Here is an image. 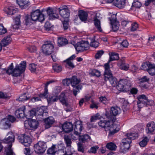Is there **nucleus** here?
I'll return each mask as SVG.
<instances>
[{"label": "nucleus", "instance_id": "obj_54", "mask_svg": "<svg viewBox=\"0 0 155 155\" xmlns=\"http://www.w3.org/2000/svg\"><path fill=\"white\" fill-rule=\"evenodd\" d=\"M99 43L98 42L96 41L95 39H92L91 40L90 46L91 47L96 48L99 46Z\"/></svg>", "mask_w": 155, "mask_h": 155}, {"label": "nucleus", "instance_id": "obj_28", "mask_svg": "<svg viewBox=\"0 0 155 155\" xmlns=\"http://www.w3.org/2000/svg\"><path fill=\"white\" fill-rule=\"evenodd\" d=\"M78 17L82 21H87L88 17V14L86 12L82 10L79 11L78 12Z\"/></svg>", "mask_w": 155, "mask_h": 155}, {"label": "nucleus", "instance_id": "obj_8", "mask_svg": "<svg viewBox=\"0 0 155 155\" xmlns=\"http://www.w3.org/2000/svg\"><path fill=\"white\" fill-rule=\"evenodd\" d=\"M75 49L77 51L81 52L87 50L89 48V44L88 41H81L78 42L74 45L73 44Z\"/></svg>", "mask_w": 155, "mask_h": 155}, {"label": "nucleus", "instance_id": "obj_39", "mask_svg": "<svg viewBox=\"0 0 155 155\" xmlns=\"http://www.w3.org/2000/svg\"><path fill=\"white\" fill-rule=\"evenodd\" d=\"M94 25L96 28L100 32L102 31V29L101 26V22L100 20L97 18H95L94 19Z\"/></svg>", "mask_w": 155, "mask_h": 155}, {"label": "nucleus", "instance_id": "obj_43", "mask_svg": "<svg viewBox=\"0 0 155 155\" xmlns=\"http://www.w3.org/2000/svg\"><path fill=\"white\" fill-rule=\"evenodd\" d=\"M106 147L111 150H115L117 147L115 143L112 142L108 143L106 145Z\"/></svg>", "mask_w": 155, "mask_h": 155}, {"label": "nucleus", "instance_id": "obj_16", "mask_svg": "<svg viewBox=\"0 0 155 155\" xmlns=\"http://www.w3.org/2000/svg\"><path fill=\"white\" fill-rule=\"evenodd\" d=\"M63 131L66 133H69L73 130V125L71 122H66L62 126Z\"/></svg>", "mask_w": 155, "mask_h": 155}, {"label": "nucleus", "instance_id": "obj_57", "mask_svg": "<svg viewBox=\"0 0 155 155\" xmlns=\"http://www.w3.org/2000/svg\"><path fill=\"white\" fill-rule=\"evenodd\" d=\"M71 82L70 78H68L63 79L62 83L64 86H68L71 84Z\"/></svg>", "mask_w": 155, "mask_h": 155}, {"label": "nucleus", "instance_id": "obj_2", "mask_svg": "<svg viewBox=\"0 0 155 155\" xmlns=\"http://www.w3.org/2000/svg\"><path fill=\"white\" fill-rule=\"evenodd\" d=\"M137 99L138 100L137 106L139 108H141L145 106H151L154 103L153 100L148 99V97L144 94L138 96Z\"/></svg>", "mask_w": 155, "mask_h": 155}, {"label": "nucleus", "instance_id": "obj_31", "mask_svg": "<svg viewBox=\"0 0 155 155\" xmlns=\"http://www.w3.org/2000/svg\"><path fill=\"white\" fill-rule=\"evenodd\" d=\"M126 0H114L113 4L120 9L124 7L125 4Z\"/></svg>", "mask_w": 155, "mask_h": 155}, {"label": "nucleus", "instance_id": "obj_32", "mask_svg": "<svg viewBox=\"0 0 155 155\" xmlns=\"http://www.w3.org/2000/svg\"><path fill=\"white\" fill-rule=\"evenodd\" d=\"M110 120H101L98 123V124L100 127L105 129L108 128V127L110 125Z\"/></svg>", "mask_w": 155, "mask_h": 155}, {"label": "nucleus", "instance_id": "obj_34", "mask_svg": "<svg viewBox=\"0 0 155 155\" xmlns=\"http://www.w3.org/2000/svg\"><path fill=\"white\" fill-rule=\"evenodd\" d=\"M138 133L134 132L127 133L126 134V138L130 139L131 140H134L136 139L138 137Z\"/></svg>", "mask_w": 155, "mask_h": 155}, {"label": "nucleus", "instance_id": "obj_55", "mask_svg": "<svg viewBox=\"0 0 155 155\" xmlns=\"http://www.w3.org/2000/svg\"><path fill=\"white\" fill-rule=\"evenodd\" d=\"M53 82H54V81H53L51 80L47 82V83H46L44 89V94H45V95H44V96H45V94H47V92H48V85L50 84L51 83ZM41 95H42V94ZM43 95V94L42 95Z\"/></svg>", "mask_w": 155, "mask_h": 155}, {"label": "nucleus", "instance_id": "obj_24", "mask_svg": "<svg viewBox=\"0 0 155 155\" xmlns=\"http://www.w3.org/2000/svg\"><path fill=\"white\" fill-rule=\"evenodd\" d=\"M146 131L147 134H152L155 130V123L154 122L149 123L147 125Z\"/></svg>", "mask_w": 155, "mask_h": 155}, {"label": "nucleus", "instance_id": "obj_37", "mask_svg": "<svg viewBox=\"0 0 155 155\" xmlns=\"http://www.w3.org/2000/svg\"><path fill=\"white\" fill-rule=\"evenodd\" d=\"M79 134V136H77L79 139V140L83 143L87 142L88 140H90V137L88 134H85L81 136Z\"/></svg>", "mask_w": 155, "mask_h": 155}, {"label": "nucleus", "instance_id": "obj_59", "mask_svg": "<svg viewBox=\"0 0 155 155\" xmlns=\"http://www.w3.org/2000/svg\"><path fill=\"white\" fill-rule=\"evenodd\" d=\"M99 114L97 113L95 115L92 116L90 119L91 122H95L97 120L99 119L100 117H99Z\"/></svg>", "mask_w": 155, "mask_h": 155}, {"label": "nucleus", "instance_id": "obj_6", "mask_svg": "<svg viewBox=\"0 0 155 155\" xmlns=\"http://www.w3.org/2000/svg\"><path fill=\"white\" fill-rule=\"evenodd\" d=\"M141 69L147 71L151 75L155 74V65L149 62H146L142 64Z\"/></svg>", "mask_w": 155, "mask_h": 155}, {"label": "nucleus", "instance_id": "obj_48", "mask_svg": "<svg viewBox=\"0 0 155 155\" xmlns=\"http://www.w3.org/2000/svg\"><path fill=\"white\" fill-rule=\"evenodd\" d=\"M60 20L62 22L63 27L64 30L67 29L69 26L68 19H67L66 20L65 19L64 21L61 19H60Z\"/></svg>", "mask_w": 155, "mask_h": 155}, {"label": "nucleus", "instance_id": "obj_21", "mask_svg": "<svg viewBox=\"0 0 155 155\" xmlns=\"http://www.w3.org/2000/svg\"><path fill=\"white\" fill-rule=\"evenodd\" d=\"M58 100H59L60 102L63 105H65L66 107L68 106L67 98L64 93L62 92L59 96H58Z\"/></svg>", "mask_w": 155, "mask_h": 155}, {"label": "nucleus", "instance_id": "obj_25", "mask_svg": "<svg viewBox=\"0 0 155 155\" xmlns=\"http://www.w3.org/2000/svg\"><path fill=\"white\" fill-rule=\"evenodd\" d=\"M36 111V119L40 121L41 119L43 117V114L44 113H45V110L41 108H38L35 109Z\"/></svg>", "mask_w": 155, "mask_h": 155}, {"label": "nucleus", "instance_id": "obj_27", "mask_svg": "<svg viewBox=\"0 0 155 155\" xmlns=\"http://www.w3.org/2000/svg\"><path fill=\"white\" fill-rule=\"evenodd\" d=\"M4 11L7 15H13L16 12V8L13 6L6 7L4 9Z\"/></svg>", "mask_w": 155, "mask_h": 155}, {"label": "nucleus", "instance_id": "obj_33", "mask_svg": "<svg viewBox=\"0 0 155 155\" xmlns=\"http://www.w3.org/2000/svg\"><path fill=\"white\" fill-rule=\"evenodd\" d=\"M110 62L109 61H108L107 63L105 64L104 65V67L105 69L104 74V77H106V76H107L108 75H110V74L112 73L110 69Z\"/></svg>", "mask_w": 155, "mask_h": 155}, {"label": "nucleus", "instance_id": "obj_22", "mask_svg": "<svg viewBox=\"0 0 155 155\" xmlns=\"http://www.w3.org/2000/svg\"><path fill=\"white\" fill-rule=\"evenodd\" d=\"M44 121L45 124V128L46 129L50 128L54 122V119L52 117H49L46 118H45Z\"/></svg>", "mask_w": 155, "mask_h": 155}, {"label": "nucleus", "instance_id": "obj_64", "mask_svg": "<svg viewBox=\"0 0 155 155\" xmlns=\"http://www.w3.org/2000/svg\"><path fill=\"white\" fill-rule=\"evenodd\" d=\"M78 151L82 153H84V148L82 144L78 143Z\"/></svg>", "mask_w": 155, "mask_h": 155}, {"label": "nucleus", "instance_id": "obj_10", "mask_svg": "<svg viewBox=\"0 0 155 155\" xmlns=\"http://www.w3.org/2000/svg\"><path fill=\"white\" fill-rule=\"evenodd\" d=\"M31 18L34 21L37 20L40 22H42L45 20L44 15L39 9H37L32 12L31 14Z\"/></svg>", "mask_w": 155, "mask_h": 155}, {"label": "nucleus", "instance_id": "obj_18", "mask_svg": "<svg viewBox=\"0 0 155 155\" xmlns=\"http://www.w3.org/2000/svg\"><path fill=\"white\" fill-rule=\"evenodd\" d=\"M110 75H108L106 77H104V79L106 81L109 80L110 84L113 87H115L117 83V81L116 78L112 76V73Z\"/></svg>", "mask_w": 155, "mask_h": 155}, {"label": "nucleus", "instance_id": "obj_36", "mask_svg": "<svg viewBox=\"0 0 155 155\" xmlns=\"http://www.w3.org/2000/svg\"><path fill=\"white\" fill-rule=\"evenodd\" d=\"M56 145L53 144L52 146L48 150L47 153L50 155L55 154L57 151V149L56 148Z\"/></svg>", "mask_w": 155, "mask_h": 155}, {"label": "nucleus", "instance_id": "obj_4", "mask_svg": "<svg viewBox=\"0 0 155 155\" xmlns=\"http://www.w3.org/2000/svg\"><path fill=\"white\" fill-rule=\"evenodd\" d=\"M132 86L131 81L127 79H121L118 82L117 88L123 91H129Z\"/></svg>", "mask_w": 155, "mask_h": 155}, {"label": "nucleus", "instance_id": "obj_53", "mask_svg": "<svg viewBox=\"0 0 155 155\" xmlns=\"http://www.w3.org/2000/svg\"><path fill=\"white\" fill-rule=\"evenodd\" d=\"M139 25L136 22L133 23L131 24V26L130 31H136L137 28H138Z\"/></svg>", "mask_w": 155, "mask_h": 155}, {"label": "nucleus", "instance_id": "obj_23", "mask_svg": "<svg viewBox=\"0 0 155 155\" xmlns=\"http://www.w3.org/2000/svg\"><path fill=\"white\" fill-rule=\"evenodd\" d=\"M9 136L6 139H4L3 142L6 143H8L9 145L12 144V143L14 142L15 136L12 132H9L8 134V135Z\"/></svg>", "mask_w": 155, "mask_h": 155}, {"label": "nucleus", "instance_id": "obj_38", "mask_svg": "<svg viewBox=\"0 0 155 155\" xmlns=\"http://www.w3.org/2000/svg\"><path fill=\"white\" fill-rule=\"evenodd\" d=\"M109 62L114 60H118L119 59V54L117 53L112 52L110 54H109Z\"/></svg>", "mask_w": 155, "mask_h": 155}, {"label": "nucleus", "instance_id": "obj_50", "mask_svg": "<svg viewBox=\"0 0 155 155\" xmlns=\"http://www.w3.org/2000/svg\"><path fill=\"white\" fill-rule=\"evenodd\" d=\"M29 98V97H27L26 93H25L19 96L18 100L19 101L24 102L25 101L28 100Z\"/></svg>", "mask_w": 155, "mask_h": 155}, {"label": "nucleus", "instance_id": "obj_29", "mask_svg": "<svg viewBox=\"0 0 155 155\" xmlns=\"http://www.w3.org/2000/svg\"><path fill=\"white\" fill-rule=\"evenodd\" d=\"M48 92H47L46 94V97H44V98L47 99L48 103L49 104H51L52 103L57 101L58 100L57 95H50L48 96Z\"/></svg>", "mask_w": 155, "mask_h": 155}, {"label": "nucleus", "instance_id": "obj_41", "mask_svg": "<svg viewBox=\"0 0 155 155\" xmlns=\"http://www.w3.org/2000/svg\"><path fill=\"white\" fill-rule=\"evenodd\" d=\"M11 41L10 36H7L5 37L1 41L2 44L4 46H5L9 44Z\"/></svg>", "mask_w": 155, "mask_h": 155}, {"label": "nucleus", "instance_id": "obj_63", "mask_svg": "<svg viewBox=\"0 0 155 155\" xmlns=\"http://www.w3.org/2000/svg\"><path fill=\"white\" fill-rule=\"evenodd\" d=\"M31 20H32L30 15H27L25 17V24L26 25H28L31 22Z\"/></svg>", "mask_w": 155, "mask_h": 155}, {"label": "nucleus", "instance_id": "obj_3", "mask_svg": "<svg viewBox=\"0 0 155 155\" xmlns=\"http://www.w3.org/2000/svg\"><path fill=\"white\" fill-rule=\"evenodd\" d=\"M71 84L73 87L72 92L73 94L76 96L77 94V93L80 92V90L82 88V86L79 84L81 82V80L77 78V76L75 75L73 76L70 78Z\"/></svg>", "mask_w": 155, "mask_h": 155}, {"label": "nucleus", "instance_id": "obj_30", "mask_svg": "<svg viewBox=\"0 0 155 155\" xmlns=\"http://www.w3.org/2000/svg\"><path fill=\"white\" fill-rule=\"evenodd\" d=\"M35 120L31 119L28 121V124L31 130L36 129L38 125V122Z\"/></svg>", "mask_w": 155, "mask_h": 155}, {"label": "nucleus", "instance_id": "obj_40", "mask_svg": "<svg viewBox=\"0 0 155 155\" xmlns=\"http://www.w3.org/2000/svg\"><path fill=\"white\" fill-rule=\"evenodd\" d=\"M53 69L55 72L58 73L60 72L62 70L61 66L56 63H54L52 65Z\"/></svg>", "mask_w": 155, "mask_h": 155}, {"label": "nucleus", "instance_id": "obj_5", "mask_svg": "<svg viewBox=\"0 0 155 155\" xmlns=\"http://www.w3.org/2000/svg\"><path fill=\"white\" fill-rule=\"evenodd\" d=\"M54 46L51 41L45 42L42 46V52L46 55L51 54L54 52Z\"/></svg>", "mask_w": 155, "mask_h": 155}, {"label": "nucleus", "instance_id": "obj_13", "mask_svg": "<svg viewBox=\"0 0 155 155\" xmlns=\"http://www.w3.org/2000/svg\"><path fill=\"white\" fill-rule=\"evenodd\" d=\"M112 122V123H110V125L108 128L109 131V135L110 136H112L117 132L120 129V126L118 124Z\"/></svg>", "mask_w": 155, "mask_h": 155}, {"label": "nucleus", "instance_id": "obj_45", "mask_svg": "<svg viewBox=\"0 0 155 155\" xmlns=\"http://www.w3.org/2000/svg\"><path fill=\"white\" fill-rule=\"evenodd\" d=\"M12 145H9L8 147L6 148L5 149V153L6 155H13L14 153L11 148Z\"/></svg>", "mask_w": 155, "mask_h": 155}, {"label": "nucleus", "instance_id": "obj_14", "mask_svg": "<svg viewBox=\"0 0 155 155\" xmlns=\"http://www.w3.org/2000/svg\"><path fill=\"white\" fill-rule=\"evenodd\" d=\"M74 134L77 136H79L83 128L82 122L81 121L77 120L74 123Z\"/></svg>", "mask_w": 155, "mask_h": 155}, {"label": "nucleus", "instance_id": "obj_56", "mask_svg": "<svg viewBox=\"0 0 155 155\" xmlns=\"http://www.w3.org/2000/svg\"><path fill=\"white\" fill-rule=\"evenodd\" d=\"M142 5L141 3L137 0H135L132 4V6L137 8H139Z\"/></svg>", "mask_w": 155, "mask_h": 155}, {"label": "nucleus", "instance_id": "obj_60", "mask_svg": "<svg viewBox=\"0 0 155 155\" xmlns=\"http://www.w3.org/2000/svg\"><path fill=\"white\" fill-rule=\"evenodd\" d=\"M109 21L110 22V24L117 22L116 15L115 14H113L111 15L110 17L109 18Z\"/></svg>", "mask_w": 155, "mask_h": 155}, {"label": "nucleus", "instance_id": "obj_61", "mask_svg": "<svg viewBox=\"0 0 155 155\" xmlns=\"http://www.w3.org/2000/svg\"><path fill=\"white\" fill-rule=\"evenodd\" d=\"M98 147L97 146L92 147L87 152L89 153H96L97 149H98Z\"/></svg>", "mask_w": 155, "mask_h": 155}, {"label": "nucleus", "instance_id": "obj_26", "mask_svg": "<svg viewBox=\"0 0 155 155\" xmlns=\"http://www.w3.org/2000/svg\"><path fill=\"white\" fill-rule=\"evenodd\" d=\"M18 4L22 9H25L30 5L29 0H17Z\"/></svg>", "mask_w": 155, "mask_h": 155}, {"label": "nucleus", "instance_id": "obj_1", "mask_svg": "<svg viewBox=\"0 0 155 155\" xmlns=\"http://www.w3.org/2000/svg\"><path fill=\"white\" fill-rule=\"evenodd\" d=\"M13 67V63H12L6 70V73L9 75L13 74V75L16 77L19 76L25 71L26 62L22 61L20 63V65H17L14 69Z\"/></svg>", "mask_w": 155, "mask_h": 155}, {"label": "nucleus", "instance_id": "obj_42", "mask_svg": "<svg viewBox=\"0 0 155 155\" xmlns=\"http://www.w3.org/2000/svg\"><path fill=\"white\" fill-rule=\"evenodd\" d=\"M45 95V94H44V92L43 93H41L37 97H34L32 98L31 99V100L33 102H35L36 101H40L41 100V98H44V97H46V94H45V96H44L43 95Z\"/></svg>", "mask_w": 155, "mask_h": 155}, {"label": "nucleus", "instance_id": "obj_17", "mask_svg": "<svg viewBox=\"0 0 155 155\" xmlns=\"http://www.w3.org/2000/svg\"><path fill=\"white\" fill-rule=\"evenodd\" d=\"M58 11L61 17L65 19H68L70 16L68 9H65V8L60 7L58 8Z\"/></svg>", "mask_w": 155, "mask_h": 155}, {"label": "nucleus", "instance_id": "obj_19", "mask_svg": "<svg viewBox=\"0 0 155 155\" xmlns=\"http://www.w3.org/2000/svg\"><path fill=\"white\" fill-rule=\"evenodd\" d=\"M47 12L49 18L50 20H54L55 19H59L60 17L58 15L54 13L51 8L49 7L47 10Z\"/></svg>", "mask_w": 155, "mask_h": 155}, {"label": "nucleus", "instance_id": "obj_52", "mask_svg": "<svg viewBox=\"0 0 155 155\" xmlns=\"http://www.w3.org/2000/svg\"><path fill=\"white\" fill-rule=\"evenodd\" d=\"M3 128L4 129H7L9 128L11 126V124L9 121L6 120L2 124Z\"/></svg>", "mask_w": 155, "mask_h": 155}, {"label": "nucleus", "instance_id": "obj_12", "mask_svg": "<svg viewBox=\"0 0 155 155\" xmlns=\"http://www.w3.org/2000/svg\"><path fill=\"white\" fill-rule=\"evenodd\" d=\"M18 139L19 142L25 146L28 147L30 146L31 143V140L30 137L25 134L19 135L18 136Z\"/></svg>", "mask_w": 155, "mask_h": 155}, {"label": "nucleus", "instance_id": "obj_15", "mask_svg": "<svg viewBox=\"0 0 155 155\" xmlns=\"http://www.w3.org/2000/svg\"><path fill=\"white\" fill-rule=\"evenodd\" d=\"M25 107L23 106L17 110L15 113V115L17 118H22L25 117L26 115L25 114Z\"/></svg>", "mask_w": 155, "mask_h": 155}, {"label": "nucleus", "instance_id": "obj_35", "mask_svg": "<svg viewBox=\"0 0 155 155\" xmlns=\"http://www.w3.org/2000/svg\"><path fill=\"white\" fill-rule=\"evenodd\" d=\"M68 41L67 39L64 38H59L58 39V46H63L68 44Z\"/></svg>", "mask_w": 155, "mask_h": 155}, {"label": "nucleus", "instance_id": "obj_47", "mask_svg": "<svg viewBox=\"0 0 155 155\" xmlns=\"http://www.w3.org/2000/svg\"><path fill=\"white\" fill-rule=\"evenodd\" d=\"M91 74L92 76H95L97 77H100L101 75V72L96 69H93Z\"/></svg>", "mask_w": 155, "mask_h": 155}, {"label": "nucleus", "instance_id": "obj_44", "mask_svg": "<svg viewBox=\"0 0 155 155\" xmlns=\"http://www.w3.org/2000/svg\"><path fill=\"white\" fill-rule=\"evenodd\" d=\"M64 138L67 146L68 147L71 146V144L72 142L70 137L68 135H64Z\"/></svg>", "mask_w": 155, "mask_h": 155}, {"label": "nucleus", "instance_id": "obj_20", "mask_svg": "<svg viewBox=\"0 0 155 155\" xmlns=\"http://www.w3.org/2000/svg\"><path fill=\"white\" fill-rule=\"evenodd\" d=\"M117 65L119 68L122 70L127 71L129 68L128 64L125 63L124 60H119L117 63Z\"/></svg>", "mask_w": 155, "mask_h": 155}, {"label": "nucleus", "instance_id": "obj_11", "mask_svg": "<svg viewBox=\"0 0 155 155\" xmlns=\"http://www.w3.org/2000/svg\"><path fill=\"white\" fill-rule=\"evenodd\" d=\"M46 144L43 141H39L34 146L35 151L38 153H43L46 150Z\"/></svg>", "mask_w": 155, "mask_h": 155}, {"label": "nucleus", "instance_id": "obj_46", "mask_svg": "<svg viewBox=\"0 0 155 155\" xmlns=\"http://www.w3.org/2000/svg\"><path fill=\"white\" fill-rule=\"evenodd\" d=\"M34 116L36 117L35 109H33L31 110H30L28 112V114H26L25 117L27 118H32Z\"/></svg>", "mask_w": 155, "mask_h": 155}, {"label": "nucleus", "instance_id": "obj_9", "mask_svg": "<svg viewBox=\"0 0 155 155\" xmlns=\"http://www.w3.org/2000/svg\"><path fill=\"white\" fill-rule=\"evenodd\" d=\"M131 140L130 139L125 138L122 140L120 146V151L123 153H125L130 148Z\"/></svg>", "mask_w": 155, "mask_h": 155}, {"label": "nucleus", "instance_id": "obj_49", "mask_svg": "<svg viewBox=\"0 0 155 155\" xmlns=\"http://www.w3.org/2000/svg\"><path fill=\"white\" fill-rule=\"evenodd\" d=\"M149 141L147 137H145L139 143V145L141 147H144L147 144Z\"/></svg>", "mask_w": 155, "mask_h": 155}, {"label": "nucleus", "instance_id": "obj_51", "mask_svg": "<svg viewBox=\"0 0 155 155\" xmlns=\"http://www.w3.org/2000/svg\"><path fill=\"white\" fill-rule=\"evenodd\" d=\"M112 25V29L113 31L116 32L117 31L119 28V24L118 22H117L111 24Z\"/></svg>", "mask_w": 155, "mask_h": 155}, {"label": "nucleus", "instance_id": "obj_7", "mask_svg": "<svg viewBox=\"0 0 155 155\" xmlns=\"http://www.w3.org/2000/svg\"><path fill=\"white\" fill-rule=\"evenodd\" d=\"M119 114L118 108L117 107H112L110 112H106L105 116L106 117L113 122H115L116 120V116Z\"/></svg>", "mask_w": 155, "mask_h": 155}, {"label": "nucleus", "instance_id": "obj_62", "mask_svg": "<svg viewBox=\"0 0 155 155\" xmlns=\"http://www.w3.org/2000/svg\"><path fill=\"white\" fill-rule=\"evenodd\" d=\"M7 31V29L4 28L3 24H0V35L5 34Z\"/></svg>", "mask_w": 155, "mask_h": 155}, {"label": "nucleus", "instance_id": "obj_58", "mask_svg": "<svg viewBox=\"0 0 155 155\" xmlns=\"http://www.w3.org/2000/svg\"><path fill=\"white\" fill-rule=\"evenodd\" d=\"M104 51L102 50L98 51L95 55V58L96 59H98L101 58V56L104 54Z\"/></svg>", "mask_w": 155, "mask_h": 155}]
</instances>
